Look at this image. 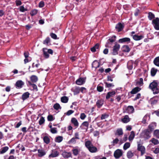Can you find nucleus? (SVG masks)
<instances>
[{"instance_id": "79ce46f5", "label": "nucleus", "mask_w": 159, "mask_h": 159, "mask_svg": "<svg viewBox=\"0 0 159 159\" xmlns=\"http://www.w3.org/2000/svg\"><path fill=\"white\" fill-rule=\"evenodd\" d=\"M143 80L142 78H140L139 80L136 82V84L139 86H142L143 84Z\"/></svg>"}, {"instance_id": "2eb2a0df", "label": "nucleus", "mask_w": 159, "mask_h": 159, "mask_svg": "<svg viewBox=\"0 0 159 159\" xmlns=\"http://www.w3.org/2000/svg\"><path fill=\"white\" fill-rule=\"evenodd\" d=\"M124 28V26L120 23L116 25L115 28L118 32L121 31Z\"/></svg>"}, {"instance_id": "37998d69", "label": "nucleus", "mask_w": 159, "mask_h": 159, "mask_svg": "<svg viewBox=\"0 0 159 159\" xmlns=\"http://www.w3.org/2000/svg\"><path fill=\"white\" fill-rule=\"evenodd\" d=\"M77 139L73 137L71 138L68 142V144H75L76 142Z\"/></svg>"}, {"instance_id": "b1692460", "label": "nucleus", "mask_w": 159, "mask_h": 159, "mask_svg": "<svg viewBox=\"0 0 159 159\" xmlns=\"http://www.w3.org/2000/svg\"><path fill=\"white\" fill-rule=\"evenodd\" d=\"M134 63V61L133 60H130L128 61L127 64V67L129 70H131L133 68V64Z\"/></svg>"}, {"instance_id": "49530a36", "label": "nucleus", "mask_w": 159, "mask_h": 159, "mask_svg": "<svg viewBox=\"0 0 159 159\" xmlns=\"http://www.w3.org/2000/svg\"><path fill=\"white\" fill-rule=\"evenodd\" d=\"M53 107L54 108L57 110H59V109H61V107L60 106V104L57 103H56L55 104H54L53 106Z\"/></svg>"}, {"instance_id": "c03bdc74", "label": "nucleus", "mask_w": 159, "mask_h": 159, "mask_svg": "<svg viewBox=\"0 0 159 159\" xmlns=\"http://www.w3.org/2000/svg\"><path fill=\"white\" fill-rule=\"evenodd\" d=\"M153 92V93L154 94H157L159 93V86H158L152 90Z\"/></svg>"}, {"instance_id": "bf43d9fd", "label": "nucleus", "mask_w": 159, "mask_h": 159, "mask_svg": "<svg viewBox=\"0 0 159 159\" xmlns=\"http://www.w3.org/2000/svg\"><path fill=\"white\" fill-rule=\"evenodd\" d=\"M38 12V11L36 9H34L32 10L31 13L30 14L32 16H34L35 15H36Z\"/></svg>"}, {"instance_id": "680f3d73", "label": "nucleus", "mask_w": 159, "mask_h": 159, "mask_svg": "<svg viewBox=\"0 0 159 159\" xmlns=\"http://www.w3.org/2000/svg\"><path fill=\"white\" fill-rule=\"evenodd\" d=\"M109 116V115L107 114H102L101 117V119L103 120L107 118Z\"/></svg>"}, {"instance_id": "338daca9", "label": "nucleus", "mask_w": 159, "mask_h": 159, "mask_svg": "<svg viewBox=\"0 0 159 159\" xmlns=\"http://www.w3.org/2000/svg\"><path fill=\"white\" fill-rule=\"evenodd\" d=\"M86 117V115L84 113H81L80 114V118L82 120H84Z\"/></svg>"}, {"instance_id": "ea45409f", "label": "nucleus", "mask_w": 159, "mask_h": 159, "mask_svg": "<svg viewBox=\"0 0 159 159\" xmlns=\"http://www.w3.org/2000/svg\"><path fill=\"white\" fill-rule=\"evenodd\" d=\"M135 136L134 132V131H132L129 137V141H131L133 140Z\"/></svg>"}, {"instance_id": "58836bf2", "label": "nucleus", "mask_w": 159, "mask_h": 159, "mask_svg": "<svg viewBox=\"0 0 159 159\" xmlns=\"http://www.w3.org/2000/svg\"><path fill=\"white\" fill-rule=\"evenodd\" d=\"M116 36L115 35H113L108 39L107 41L113 43L116 41Z\"/></svg>"}, {"instance_id": "f03ea898", "label": "nucleus", "mask_w": 159, "mask_h": 159, "mask_svg": "<svg viewBox=\"0 0 159 159\" xmlns=\"http://www.w3.org/2000/svg\"><path fill=\"white\" fill-rule=\"evenodd\" d=\"M43 52L44 57L46 59L48 58L49 57V54L52 55L53 53V51L52 49H48L46 48H43Z\"/></svg>"}, {"instance_id": "f257e3e1", "label": "nucleus", "mask_w": 159, "mask_h": 159, "mask_svg": "<svg viewBox=\"0 0 159 159\" xmlns=\"http://www.w3.org/2000/svg\"><path fill=\"white\" fill-rule=\"evenodd\" d=\"M85 145L86 148L89 152L92 153L96 152L97 151V148L93 146L92 142L89 140H88L85 142Z\"/></svg>"}, {"instance_id": "9b49d317", "label": "nucleus", "mask_w": 159, "mask_h": 159, "mask_svg": "<svg viewBox=\"0 0 159 159\" xmlns=\"http://www.w3.org/2000/svg\"><path fill=\"white\" fill-rule=\"evenodd\" d=\"M85 82V79L84 78L80 77L75 81V83L78 85H82L84 84Z\"/></svg>"}, {"instance_id": "0eeeda50", "label": "nucleus", "mask_w": 159, "mask_h": 159, "mask_svg": "<svg viewBox=\"0 0 159 159\" xmlns=\"http://www.w3.org/2000/svg\"><path fill=\"white\" fill-rule=\"evenodd\" d=\"M122 155V150L120 149H117L115 151L114 156L116 158L118 159L121 157Z\"/></svg>"}, {"instance_id": "7c9ffc66", "label": "nucleus", "mask_w": 159, "mask_h": 159, "mask_svg": "<svg viewBox=\"0 0 159 159\" xmlns=\"http://www.w3.org/2000/svg\"><path fill=\"white\" fill-rule=\"evenodd\" d=\"M9 149V147L5 146L2 147L0 149V154H3L5 153Z\"/></svg>"}, {"instance_id": "a18cd8bd", "label": "nucleus", "mask_w": 159, "mask_h": 159, "mask_svg": "<svg viewBox=\"0 0 159 159\" xmlns=\"http://www.w3.org/2000/svg\"><path fill=\"white\" fill-rule=\"evenodd\" d=\"M150 142H151L154 145H157L159 143V142L157 139L154 138H153L150 140Z\"/></svg>"}, {"instance_id": "4c0bfd02", "label": "nucleus", "mask_w": 159, "mask_h": 159, "mask_svg": "<svg viewBox=\"0 0 159 159\" xmlns=\"http://www.w3.org/2000/svg\"><path fill=\"white\" fill-rule=\"evenodd\" d=\"M134 156L133 152H132L131 151H129L127 154V156L128 158H131Z\"/></svg>"}, {"instance_id": "ddd939ff", "label": "nucleus", "mask_w": 159, "mask_h": 159, "mask_svg": "<svg viewBox=\"0 0 159 159\" xmlns=\"http://www.w3.org/2000/svg\"><path fill=\"white\" fill-rule=\"evenodd\" d=\"M158 86V84L157 80H154L151 83L149 86V88L151 89V90H153V89Z\"/></svg>"}, {"instance_id": "cd10ccee", "label": "nucleus", "mask_w": 159, "mask_h": 159, "mask_svg": "<svg viewBox=\"0 0 159 159\" xmlns=\"http://www.w3.org/2000/svg\"><path fill=\"white\" fill-rule=\"evenodd\" d=\"M122 51L125 52H128L130 51V49L128 45H123L122 48Z\"/></svg>"}, {"instance_id": "6e6552de", "label": "nucleus", "mask_w": 159, "mask_h": 159, "mask_svg": "<svg viewBox=\"0 0 159 159\" xmlns=\"http://www.w3.org/2000/svg\"><path fill=\"white\" fill-rule=\"evenodd\" d=\"M137 150L141 152V155H143L145 152V148L139 143L138 144Z\"/></svg>"}, {"instance_id": "603ef678", "label": "nucleus", "mask_w": 159, "mask_h": 159, "mask_svg": "<svg viewBox=\"0 0 159 159\" xmlns=\"http://www.w3.org/2000/svg\"><path fill=\"white\" fill-rule=\"evenodd\" d=\"M113 46V43H110L109 42L107 41L106 43L105 46L106 48H111Z\"/></svg>"}, {"instance_id": "4be33fe9", "label": "nucleus", "mask_w": 159, "mask_h": 159, "mask_svg": "<svg viewBox=\"0 0 159 159\" xmlns=\"http://www.w3.org/2000/svg\"><path fill=\"white\" fill-rule=\"evenodd\" d=\"M144 38V36L143 35H138L136 34L134 35L133 36V38L135 40H139Z\"/></svg>"}, {"instance_id": "de8ad7c7", "label": "nucleus", "mask_w": 159, "mask_h": 159, "mask_svg": "<svg viewBox=\"0 0 159 159\" xmlns=\"http://www.w3.org/2000/svg\"><path fill=\"white\" fill-rule=\"evenodd\" d=\"M130 144L129 142H126L125 143L123 146V149L124 150H126L128 148H129Z\"/></svg>"}, {"instance_id": "c756f323", "label": "nucleus", "mask_w": 159, "mask_h": 159, "mask_svg": "<svg viewBox=\"0 0 159 159\" xmlns=\"http://www.w3.org/2000/svg\"><path fill=\"white\" fill-rule=\"evenodd\" d=\"M121 121L124 123H126L130 121V119L128 115H125L122 119Z\"/></svg>"}, {"instance_id": "e2e57ef3", "label": "nucleus", "mask_w": 159, "mask_h": 159, "mask_svg": "<svg viewBox=\"0 0 159 159\" xmlns=\"http://www.w3.org/2000/svg\"><path fill=\"white\" fill-rule=\"evenodd\" d=\"M141 94L140 93H138L135 97L133 99L134 101H135L139 99V98H141Z\"/></svg>"}, {"instance_id": "0e129e2a", "label": "nucleus", "mask_w": 159, "mask_h": 159, "mask_svg": "<svg viewBox=\"0 0 159 159\" xmlns=\"http://www.w3.org/2000/svg\"><path fill=\"white\" fill-rule=\"evenodd\" d=\"M74 111L70 110L68 111L65 114L66 115L69 116L73 113Z\"/></svg>"}, {"instance_id": "09e8293b", "label": "nucleus", "mask_w": 159, "mask_h": 159, "mask_svg": "<svg viewBox=\"0 0 159 159\" xmlns=\"http://www.w3.org/2000/svg\"><path fill=\"white\" fill-rule=\"evenodd\" d=\"M50 39L49 37H47L43 41V44H46L47 45H48V44L50 42Z\"/></svg>"}, {"instance_id": "20e7f679", "label": "nucleus", "mask_w": 159, "mask_h": 159, "mask_svg": "<svg viewBox=\"0 0 159 159\" xmlns=\"http://www.w3.org/2000/svg\"><path fill=\"white\" fill-rule=\"evenodd\" d=\"M120 48V45L117 42H115V45L113 47L112 54L114 55H116L118 54V51Z\"/></svg>"}, {"instance_id": "3c124183", "label": "nucleus", "mask_w": 159, "mask_h": 159, "mask_svg": "<svg viewBox=\"0 0 159 159\" xmlns=\"http://www.w3.org/2000/svg\"><path fill=\"white\" fill-rule=\"evenodd\" d=\"M45 119L43 116H41L40 118V120L39 121V124L40 125H41L44 123L45 122Z\"/></svg>"}, {"instance_id": "412c9836", "label": "nucleus", "mask_w": 159, "mask_h": 159, "mask_svg": "<svg viewBox=\"0 0 159 159\" xmlns=\"http://www.w3.org/2000/svg\"><path fill=\"white\" fill-rule=\"evenodd\" d=\"M104 101L102 99L98 100L96 103V105L98 108H100L104 104Z\"/></svg>"}, {"instance_id": "8fccbe9b", "label": "nucleus", "mask_w": 159, "mask_h": 159, "mask_svg": "<svg viewBox=\"0 0 159 159\" xmlns=\"http://www.w3.org/2000/svg\"><path fill=\"white\" fill-rule=\"evenodd\" d=\"M148 18L149 20H151L155 18V15L152 12H149L148 13Z\"/></svg>"}, {"instance_id": "052dcab7", "label": "nucleus", "mask_w": 159, "mask_h": 159, "mask_svg": "<svg viewBox=\"0 0 159 159\" xmlns=\"http://www.w3.org/2000/svg\"><path fill=\"white\" fill-rule=\"evenodd\" d=\"M97 90L99 92H101L103 90V87L102 86L98 85L97 87Z\"/></svg>"}, {"instance_id": "6ab92c4d", "label": "nucleus", "mask_w": 159, "mask_h": 159, "mask_svg": "<svg viewBox=\"0 0 159 159\" xmlns=\"http://www.w3.org/2000/svg\"><path fill=\"white\" fill-rule=\"evenodd\" d=\"M116 92L115 91H112L111 92H109L107 94L106 99H108L111 97H113L116 94Z\"/></svg>"}, {"instance_id": "13d9d810", "label": "nucleus", "mask_w": 159, "mask_h": 159, "mask_svg": "<svg viewBox=\"0 0 159 159\" xmlns=\"http://www.w3.org/2000/svg\"><path fill=\"white\" fill-rule=\"evenodd\" d=\"M73 154L75 156H77L79 153V151L77 149H73L72 150Z\"/></svg>"}, {"instance_id": "2f4dec72", "label": "nucleus", "mask_w": 159, "mask_h": 159, "mask_svg": "<svg viewBox=\"0 0 159 159\" xmlns=\"http://www.w3.org/2000/svg\"><path fill=\"white\" fill-rule=\"evenodd\" d=\"M100 66V63L97 61H93L92 64V67L96 69L98 68Z\"/></svg>"}, {"instance_id": "6e6d98bb", "label": "nucleus", "mask_w": 159, "mask_h": 159, "mask_svg": "<svg viewBox=\"0 0 159 159\" xmlns=\"http://www.w3.org/2000/svg\"><path fill=\"white\" fill-rule=\"evenodd\" d=\"M105 84V87L106 88H109L111 87H113L114 86V85L112 83H108L107 82H104Z\"/></svg>"}, {"instance_id": "c85d7f7f", "label": "nucleus", "mask_w": 159, "mask_h": 159, "mask_svg": "<svg viewBox=\"0 0 159 159\" xmlns=\"http://www.w3.org/2000/svg\"><path fill=\"white\" fill-rule=\"evenodd\" d=\"M30 80L33 83H35L38 80V79L37 76L35 75H32L30 77Z\"/></svg>"}, {"instance_id": "f3484780", "label": "nucleus", "mask_w": 159, "mask_h": 159, "mask_svg": "<svg viewBox=\"0 0 159 159\" xmlns=\"http://www.w3.org/2000/svg\"><path fill=\"white\" fill-rule=\"evenodd\" d=\"M130 42V39L127 37L120 39L118 40V42L120 43H129Z\"/></svg>"}, {"instance_id": "bb28decb", "label": "nucleus", "mask_w": 159, "mask_h": 159, "mask_svg": "<svg viewBox=\"0 0 159 159\" xmlns=\"http://www.w3.org/2000/svg\"><path fill=\"white\" fill-rule=\"evenodd\" d=\"M61 155L64 158H68L71 157V153L70 152H64Z\"/></svg>"}, {"instance_id": "1a4fd4ad", "label": "nucleus", "mask_w": 159, "mask_h": 159, "mask_svg": "<svg viewBox=\"0 0 159 159\" xmlns=\"http://www.w3.org/2000/svg\"><path fill=\"white\" fill-rule=\"evenodd\" d=\"M151 132L148 129L144 130L143 132L144 134L143 138L146 139H148L150 138L151 137L150 135Z\"/></svg>"}, {"instance_id": "f8f14e48", "label": "nucleus", "mask_w": 159, "mask_h": 159, "mask_svg": "<svg viewBox=\"0 0 159 159\" xmlns=\"http://www.w3.org/2000/svg\"><path fill=\"white\" fill-rule=\"evenodd\" d=\"M59 153L58 151L55 150H52V152L49 155L48 157L49 158L57 157L59 156Z\"/></svg>"}, {"instance_id": "864d4df0", "label": "nucleus", "mask_w": 159, "mask_h": 159, "mask_svg": "<svg viewBox=\"0 0 159 159\" xmlns=\"http://www.w3.org/2000/svg\"><path fill=\"white\" fill-rule=\"evenodd\" d=\"M154 135L157 138L159 139V130L156 129L155 130L154 132Z\"/></svg>"}, {"instance_id": "393cba45", "label": "nucleus", "mask_w": 159, "mask_h": 159, "mask_svg": "<svg viewBox=\"0 0 159 159\" xmlns=\"http://www.w3.org/2000/svg\"><path fill=\"white\" fill-rule=\"evenodd\" d=\"M71 122L74 124L75 127H78V126L79 123L76 118L75 117L72 118L71 119Z\"/></svg>"}, {"instance_id": "473e14b6", "label": "nucleus", "mask_w": 159, "mask_h": 159, "mask_svg": "<svg viewBox=\"0 0 159 159\" xmlns=\"http://www.w3.org/2000/svg\"><path fill=\"white\" fill-rule=\"evenodd\" d=\"M30 93L28 92L24 93L22 96V99L23 100H25L29 97Z\"/></svg>"}, {"instance_id": "39448f33", "label": "nucleus", "mask_w": 159, "mask_h": 159, "mask_svg": "<svg viewBox=\"0 0 159 159\" xmlns=\"http://www.w3.org/2000/svg\"><path fill=\"white\" fill-rule=\"evenodd\" d=\"M158 101H159V96H156L151 98L149 100V102L151 105L153 106L156 104Z\"/></svg>"}, {"instance_id": "9d476101", "label": "nucleus", "mask_w": 159, "mask_h": 159, "mask_svg": "<svg viewBox=\"0 0 159 159\" xmlns=\"http://www.w3.org/2000/svg\"><path fill=\"white\" fill-rule=\"evenodd\" d=\"M89 125V122L88 121H84L81 124L80 126V128L84 130H85L86 131H87Z\"/></svg>"}, {"instance_id": "dca6fc26", "label": "nucleus", "mask_w": 159, "mask_h": 159, "mask_svg": "<svg viewBox=\"0 0 159 159\" xmlns=\"http://www.w3.org/2000/svg\"><path fill=\"white\" fill-rule=\"evenodd\" d=\"M72 91L73 92L74 95H76L79 94L80 92V87L75 86L72 88L71 89Z\"/></svg>"}, {"instance_id": "aec40b11", "label": "nucleus", "mask_w": 159, "mask_h": 159, "mask_svg": "<svg viewBox=\"0 0 159 159\" xmlns=\"http://www.w3.org/2000/svg\"><path fill=\"white\" fill-rule=\"evenodd\" d=\"M141 90V88H140L139 87H136L133 89L130 93L131 94H135L138 93Z\"/></svg>"}, {"instance_id": "a878e982", "label": "nucleus", "mask_w": 159, "mask_h": 159, "mask_svg": "<svg viewBox=\"0 0 159 159\" xmlns=\"http://www.w3.org/2000/svg\"><path fill=\"white\" fill-rule=\"evenodd\" d=\"M156 126V125L155 123H152L150 124L148 126V130L150 132L152 131L155 127Z\"/></svg>"}, {"instance_id": "7ed1b4c3", "label": "nucleus", "mask_w": 159, "mask_h": 159, "mask_svg": "<svg viewBox=\"0 0 159 159\" xmlns=\"http://www.w3.org/2000/svg\"><path fill=\"white\" fill-rule=\"evenodd\" d=\"M134 110V107L132 106H129L128 107L125 106L123 108V112L127 113L129 114L133 113Z\"/></svg>"}, {"instance_id": "774afa93", "label": "nucleus", "mask_w": 159, "mask_h": 159, "mask_svg": "<svg viewBox=\"0 0 159 159\" xmlns=\"http://www.w3.org/2000/svg\"><path fill=\"white\" fill-rule=\"evenodd\" d=\"M50 36L52 39H57V36L55 34L52 33L50 34Z\"/></svg>"}, {"instance_id": "a211bd4d", "label": "nucleus", "mask_w": 159, "mask_h": 159, "mask_svg": "<svg viewBox=\"0 0 159 159\" xmlns=\"http://www.w3.org/2000/svg\"><path fill=\"white\" fill-rule=\"evenodd\" d=\"M38 156L39 157H41L46 154V152L43 149H38Z\"/></svg>"}, {"instance_id": "c9c22d12", "label": "nucleus", "mask_w": 159, "mask_h": 159, "mask_svg": "<svg viewBox=\"0 0 159 159\" xmlns=\"http://www.w3.org/2000/svg\"><path fill=\"white\" fill-rule=\"evenodd\" d=\"M43 140L44 142L47 144L49 143L50 142V139L47 136H45L43 137Z\"/></svg>"}, {"instance_id": "72a5a7b5", "label": "nucleus", "mask_w": 159, "mask_h": 159, "mask_svg": "<svg viewBox=\"0 0 159 159\" xmlns=\"http://www.w3.org/2000/svg\"><path fill=\"white\" fill-rule=\"evenodd\" d=\"M61 101L62 102L64 103H66L68 102L69 98L68 97L66 96H63L61 98Z\"/></svg>"}, {"instance_id": "5fc2aeb1", "label": "nucleus", "mask_w": 159, "mask_h": 159, "mask_svg": "<svg viewBox=\"0 0 159 159\" xmlns=\"http://www.w3.org/2000/svg\"><path fill=\"white\" fill-rule=\"evenodd\" d=\"M119 141V139L117 138H116L111 142V145L114 146L115 144H117Z\"/></svg>"}, {"instance_id": "69168bd1", "label": "nucleus", "mask_w": 159, "mask_h": 159, "mask_svg": "<svg viewBox=\"0 0 159 159\" xmlns=\"http://www.w3.org/2000/svg\"><path fill=\"white\" fill-rule=\"evenodd\" d=\"M50 131L52 134H56L57 131V128H53L50 129Z\"/></svg>"}, {"instance_id": "f704fd0d", "label": "nucleus", "mask_w": 159, "mask_h": 159, "mask_svg": "<svg viewBox=\"0 0 159 159\" xmlns=\"http://www.w3.org/2000/svg\"><path fill=\"white\" fill-rule=\"evenodd\" d=\"M153 62L155 65L159 67V57H157L155 58Z\"/></svg>"}, {"instance_id": "a19ab883", "label": "nucleus", "mask_w": 159, "mask_h": 159, "mask_svg": "<svg viewBox=\"0 0 159 159\" xmlns=\"http://www.w3.org/2000/svg\"><path fill=\"white\" fill-rule=\"evenodd\" d=\"M157 70V69H155L154 68H152L151 70V74L152 76H154Z\"/></svg>"}, {"instance_id": "4d7b16f0", "label": "nucleus", "mask_w": 159, "mask_h": 159, "mask_svg": "<svg viewBox=\"0 0 159 159\" xmlns=\"http://www.w3.org/2000/svg\"><path fill=\"white\" fill-rule=\"evenodd\" d=\"M48 120L49 121H52L54 120V118L52 115H49L47 117Z\"/></svg>"}, {"instance_id": "4468645a", "label": "nucleus", "mask_w": 159, "mask_h": 159, "mask_svg": "<svg viewBox=\"0 0 159 159\" xmlns=\"http://www.w3.org/2000/svg\"><path fill=\"white\" fill-rule=\"evenodd\" d=\"M24 83L21 80H17L16 82L15 86L16 88L19 89L22 88L23 86L24 85Z\"/></svg>"}, {"instance_id": "e433bc0d", "label": "nucleus", "mask_w": 159, "mask_h": 159, "mask_svg": "<svg viewBox=\"0 0 159 159\" xmlns=\"http://www.w3.org/2000/svg\"><path fill=\"white\" fill-rule=\"evenodd\" d=\"M63 139V137L61 136H58L55 138V141L56 142L60 143L62 141Z\"/></svg>"}, {"instance_id": "5701e85b", "label": "nucleus", "mask_w": 159, "mask_h": 159, "mask_svg": "<svg viewBox=\"0 0 159 159\" xmlns=\"http://www.w3.org/2000/svg\"><path fill=\"white\" fill-rule=\"evenodd\" d=\"M123 134V130L122 128H118L117 129L115 133V135L121 136Z\"/></svg>"}, {"instance_id": "423d86ee", "label": "nucleus", "mask_w": 159, "mask_h": 159, "mask_svg": "<svg viewBox=\"0 0 159 159\" xmlns=\"http://www.w3.org/2000/svg\"><path fill=\"white\" fill-rule=\"evenodd\" d=\"M152 23L154 28L156 30H159V18L158 17L156 18L152 21Z\"/></svg>"}]
</instances>
